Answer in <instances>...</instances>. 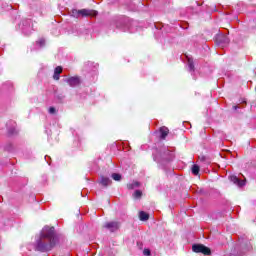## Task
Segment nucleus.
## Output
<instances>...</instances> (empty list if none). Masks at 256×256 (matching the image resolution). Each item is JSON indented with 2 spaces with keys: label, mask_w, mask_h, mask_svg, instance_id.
I'll return each instance as SVG.
<instances>
[{
  "label": "nucleus",
  "mask_w": 256,
  "mask_h": 256,
  "mask_svg": "<svg viewBox=\"0 0 256 256\" xmlns=\"http://www.w3.org/2000/svg\"><path fill=\"white\" fill-rule=\"evenodd\" d=\"M56 245L57 236L55 235V227L46 226L42 229L40 237L36 240L35 251L49 253Z\"/></svg>",
  "instance_id": "f257e3e1"
},
{
  "label": "nucleus",
  "mask_w": 256,
  "mask_h": 256,
  "mask_svg": "<svg viewBox=\"0 0 256 256\" xmlns=\"http://www.w3.org/2000/svg\"><path fill=\"white\" fill-rule=\"evenodd\" d=\"M175 155L167 148H162L155 156L154 161L161 163V161H173Z\"/></svg>",
  "instance_id": "f03ea898"
},
{
  "label": "nucleus",
  "mask_w": 256,
  "mask_h": 256,
  "mask_svg": "<svg viewBox=\"0 0 256 256\" xmlns=\"http://www.w3.org/2000/svg\"><path fill=\"white\" fill-rule=\"evenodd\" d=\"M192 251L194 253H202V255H211V248L203 244H193Z\"/></svg>",
  "instance_id": "7ed1b4c3"
},
{
  "label": "nucleus",
  "mask_w": 256,
  "mask_h": 256,
  "mask_svg": "<svg viewBox=\"0 0 256 256\" xmlns=\"http://www.w3.org/2000/svg\"><path fill=\"white\" fill-rule=\"evenodd\" d=\"M229 42V37H227L226 35L220 34L216 37V43L218 47H227V45H229Z\"/></svg>",
  "instance_id": "20e7f679"
},
{
  "label": "nucleus",
  "mask_w": 256,
  "mask_h": 256,
  "mask_svg": "<svg viewBox=\"0 0 256 256\" xmlns=\"http://www.w3.org/2000/svg\"><path fill=\"white\" fill-rule=\"evenodd\" d=\"M65 83H68L70 87H77L81 85V78L79 76H72L70 78H66Z\"/></svg>",
  "instance_id": "39448f33"
},
{
  "label": "nucleus",
  "mask_w": 256,
  "mask_h": 256,
  "mask_svg": "<svg viewBox=\"0 0 256 256\" xmlns=\"http://www.w3.org/2000/svg\"><path fill=\"white\" fill-rule=\"evenodd\" d=\"M105 229L111 231V233H115L119 229V222H108L104 225Z\"/></svg>",
  "instance_id": "423d86ee"
},
{
  "label": "nucleus",
  "mask_w": 256,
  "mask_h": 256,
  "mask_svg": "<svg viewBox=\"0 0 256 256\" xmlns=\"http://www.w3.org/2000/svg\"><path fill=\"white\" fill-rule=\"evenodd\" d=\"M97 12L93 10L81 9L80 17H96Z\"/></svg>",
  "instance_id": "0eeeda50"
},
{
  "label": "nucleus",
  "mask_w": 256,
  "mask_h": 256,
  "mask_svg": "<svg viewBox=\"0 0 256 256\" xmlns=\"http://www.w3.org/2000/svg\"><path fill=\"white\" fill-rule=\"evenodd\" d=\"M230 181L234 183V185H237L238 187H244L245 182L241 179H239L237 176L233 175L230 176Z\"/></svg>",
  "instance_id": "6e6552de"
},
{
  "label": "nucleus",
  "mask_w": 256,
  "mask_h": 256,
  "mask_svg": "<svg viewBox=\"0 0 256 256\" xmlns=\"http://www.w3.org/2000/svg\"><path fill=\"white\" fill-rule=\"evenodd\" d=\"M100 184H102L103 187H109L111 184V179L105 176H102L100 179Z\"/></svg>",
  "instance_id": "1a4fd4ad"
},
{
  "label": "nucleus",
  "mask_w": 256,
  "mask_h": 256,
  "mask_svg": "<svg viewBox=\"0 0 256 256\" xmlns=\"http://www.w3.org/2000/svg\"><path fill=\"white\" fill-rule=\"evenodd\" d=\"M160 133H161V139H166L167 136L169 135V128L163 126L160 128Z\"/></svg>",
  "instance_id": "9d476101"
},
{
  "label": "nucleus",
  "mask_w": 256,
  "mask_h": 256,
  "mask_svg": "<svg viewBox=\"0 0 256 256\" xmlns=\"http://www.w3.org/2000/svg\"><path fill=\"white\" fill-rule=\"evenodd\" d=\"M139 219L140 221H149V214H147L145 211H140Z\"/></svg>",
  "instance_id": "9b49d317"
},
{
  "label": "nucleus",
  "mask_w": 256,
  "mask_h": 256,
  "mask_svg": "<svg viewBox=\"0 0 256 256\" xmlns=\"http://www.w3.org/2000/svg\"><path fill=\"white\" fill-rule=\"evenodd\" d=\"M140 183L139 182H132L130 184L127 185L128 189L132 190V189H137V187H140Z\"/></svg>",
  "instance_id": "f8f14e48"
},
{
  "label": "nucleus",
  "mask_w": 256,
  "mask_h": 256,
  "mask_svg": "<svg viewBox=\"0 0 256 256\" xmlns=\"http://www.w3.org/2000/svg\"><path fill=\"white\" fill-rule=\"evenodd\" d=\"M199 171H200L199 165L194 164L192 166V173H193V175H199Z\"/></svg>",
  "instance_id": "ddd939ff"
},
{
  "label": "nucleus",
  "mask_w": 256,
  "mask_h": 256,
  "mask_svg": "<svg viewBox=\"0 0 256 256\" xmlns=\"http://www.w3.org/2000/svg\"><path fill=\"white\" fill-rule=\"evenodd\" d=\"M73 17H76V19H79L81 17V10L74 9L72 10Z\"/></svg>",
  "instance_id": "4468645a"
},
{
  "label": "nucleus",
  "mask_w": 256,
  "mask_h": 256,
  "mask_svg": "<svg viewBox=\"0 0 256 256\" xmlns=\"http://www.w3.org/2000/svg\"><path fill=\"white\" fill-rule=\"evenodd\" d=\"M188 68L189 71H195V65L193 64V60L188 59Z\"/></svg>",
  "instance_id": "2eb2a0df"
},
{
  "label": "nucleus",
  "mask_w": 256,
  "mask_h": 256,
  "mask_svg": "<svg viewBox=\"0 0 256 256\" xmlns=\"http://www.w3.org/2000/svg\"><path fill=\"white\" fill-rule=\"evenodd\" d=\"M112 179H114V181H120L121 180V174L113 173L112 174Z\"/></svg>",
  "instance_id": "dca6fc26"
},
{
  "label": "nucleus",
  "mask_w": 256,
  "mask_h": 256,
  "mask_svg": "<svg viewBox=\"0 0 256 256\" xmlns=\"http://www.w3.org/2000/svg\"><path fill=\"white\" fill-rule=\"evenodd\" d=\"M141 195H143V192H141V190H136L134 192L135 199H141Z\"/></svg>",
  "instance_id": "f3484780"
},
{
  "label": "nucleus",
  "mask_w": 256,
  "mask_h": 256,
  "mask_svg": "<svg viewBox=\"0 0 256 256\" xmlns=\"http://www.w3.org/2000/svg\"><path fill=\"white\" fill-rule=\"evenodd\" d=\"M54 73H56V75H61V73H63V68L61 66H57Z\"/></svg>",
  "instance_id": "a211bd4d"
},
{
  "label": "nucleus",
  "mask_w": 256,
  "mask_h": 256,
  "mask_svg": "<svg viewBox=\"0 0 256 256\" xmlns=\"http://www.w3.org/2000/svg\"><path fill=\"white\" fill-rule=\"evenodd\" d=\"M48 113H50V115H55V113H57V110L55 109V107H50L48 109Z\"/></svg>",
  "instance_id": "6ab92c4d"
},
{
  "label": "nucleus",
  "mask_w": 256,
  "mask_h": 256,
  "mask_svg": "<svg viewBox=\"0 0 256 256\" xmlns=\"http://www.w3.org/2000/svg\"><path fill=\"white\" fill-rule=\"evenodd\" d=\"M37 43L40 47H43V45H45V39H40Z\"/></svg>",
  "instance_id": "aec40b11"
},
{
  "label": "nucleus",
  "mask_w": 256,
  "mask_h": 256,
  "mask_svg": "<svg viewBox=\"0 0 256 256\" xmlns=\"http://www.w3.org/2000/svg\"><path fill=\"white\" fill-rule=\"evenodd\" d=\"M53 79H54L55 81H59V79H60V74H56V73L54 72Z\"/></svg>",
  "instance_id": "412c9836"
},
{
  "label": "nucleus",
  "mask_w": 256,
  "mask_h": 256,
  "mask_svg": "<svg viewBox=\"0 0 256 256\" xmlns=\"http://www.w3.org/2000/svg\"><path fill=\"white\" fill-rule=\"evenodd\" d=\"M143 253H144V255H146V256H150V255H151V250H149V249H144Z\"/></svg>",
  "instance_id": "4be33fe9"
},
{
  "label": "nucleus",
  "mask_w": 256,
  "mask_h": 256,
  "mask_svg": "<svg viewBox=\"0 0 256 256\" xmlns=\"http://www.w3.org/2000/svg\"><path fill=\"white\" fill-rule=\"evenodd\" d=\"M23 23V25H30V23H31V20H25L24 22H22Z\"/></svg>",
  "instance_id": "5701e85b"
},
{
  "label": "nucleus",
  "mask_w": 256,
  "mask_h": 256,
  "mask_svg": "<svg viewBox=\"0 0 256 256\" xmlns=\"http://www.w3.org/2000/svg\"><path fill=\"white\" fill-rule=\"evenodd\" d=\"M252 247L250 246V244L246 245V251H251Z\"/></svg>",
  "instance_id": "b1692460"
},
{
  "label": "nucleus",
  "mask_w": 256,
  "mask_h": 256,
  "mask_svg": "<svg viewBox=\"0 0 256 256\" xmlns=\"http://www.w3.org/2000/svg\"><path fill=\"white\" fill-rule=\"evenodd\" d=\"M233 109L237 111V109H239V106H233Z\"/></svg>",
  "instance_id": "393cba45"
},
{
  "label": "nucleus",
  "mask_w": 256,
  "mask_h": 256,
  "mask_svg": "<svg viewBox=\"0 0 256 256\" xmlns=\"http://www.w3.org/2000/svg\"><path fill=\"white\" fill-rule=\"evenodd\" d=\"M6 149H7V151H11V149H12L11 144L9 145V148H6Z\"/></svg>",
  "instance_id": "a878e982"
},
{
  "label": "nucleus",
  "mask_w": 256,
  "mask_h": 256,
  "mask_svg": "<svg viewBox=\"0 0 256 256\" xmlns=\"http://www.w3.org/2000/svg\"><path fill=\"white\" fill-rule=\"evenodd\" d=\"M13 133H14L13 130H9L10 135H13Z\"/></svg>",
  "instance_id": "bb28decb"
},
{
  "label": "nucleus",
  "mask_w": 256,
  "mask_h": 256,
  "mask_svg": "<svg viewBox=\"0 0 256 256\" xmlns=\"http://www.w3.org/2000/svg\"><path fill=\"white\" fill-rule=\"evenodd\" d=\"M201 161H205V156H202Z\"/></svg>",
  "instance_id": "cd10ccee"
}]
</instances>
